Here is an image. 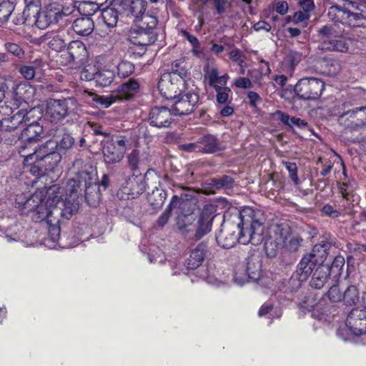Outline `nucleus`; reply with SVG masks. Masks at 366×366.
Instances as JSON below:
<instances>
[{
    "label": "nucleus",
    "mask_w": 366,
    "mask_h": 366,
    "mask_svg": "<svg viewBox=\"0 0 366 366\" xmlns=\"http://www.w3.org/2000/svg\"><path fill=\"white\" fill-rule=\"evenodd\" d=\"M265 217L260 209L244 207L229 209L223 215V222L216 234L219 246L224 249L233 247L237 242L253 245L261 244L264 239Z\"/></svg>",
    "instance_id": "f257e3e1"
},
{
    "label": "nucleus",
    "mask_w": 366,
    "mask_h": 366,
    "mask_svg": "<svg viewBox=\"0 0 366 366\" xmlns=\"http://www.w3.org/2000/svg\"><path fill=\"white\" fill-rule=\"evenodd\" d=\"M57 144L53 139H49L29 154H21L24 157L23 167L36 179L44 176L48 172H53L61 160V154L56 151Z\"/></svg>",
    "instance_id": "f03ea898"
},
{
    "label": "nucleus",
    "mask_w": 366,
    "mask_h": 366,
    "mask_svg": "<svg viewBox=\"0 0 366 366\" xmlns=\"http://www.w3.org/2000/svg\"><path fill=\"white\" fill-rule=\"evenodd\" d=\"M331 6L327 16L334 22L352 27L366 26V7L365 5L348 0H328Z\"/></svg>",
    "instance_id": "7ed1b4c3"
},
{
    "label": "nucleus",
    "mask_w": 366,
    "mask_h": 366,
    "mask_svg": "<svg viewBox=\"0 0 366 366\" xmlns=\"http://www.w3.org/2000/svg\"><path fill=\"white\" fill-rule=\"evenodd\" d=\"M345 129L356 131L366 125V106L355 107L352 100L337 101L329 110Z\"/></svg>",
    "instance_id": "20e7f679"
},
{
    "label": "nucleus",
    "mask_w": 366,
    "mask_h": 366,
    "mask_svg": "<svg viewBox=\"0 0 366 366\" xmlns=\"http://www.w3.org/2000/svg\"><path fill=\"white\" fill-rule=\"evenodd\" d=\"M216 216L217 206L207 204L203 207L197 224H192V216L184 215L178 219L177 226L184 234L194 232V237L199 240L212 230V223Z\"/></svg>",
    "instance_id": "39448f33"
},
{
    "label": "nucleus",
    "mask_w": 366,
    "mask_h": 366,
    "mask_svg": "<svg viewBox=\"0 0 366 366\" xmlns=\"http://www.w3.org/2000/svg\"><path fill=\"white\" fill-rule=\"evenodd\" d=\"M71 13L69 7L65 8L59 3L52 2L46 5L42 11L40 8L32 11L36 17V25L39 29H46L51 24H56Z\"/></svg>",
    "instance_id": "423d86ee"
},
{
    "label": "nucleus",
    "mask_w": 366,
    "mask_h": 366,
    "mask_svg": "<svg viewBox=\"0 0 366 366\" xmlns=\"http://www.w3.org/2000/svg\"><path fill=\"white\" fill-rule=\"evenodd\" d=\"M320 43L318 48L322 51L347 52L349 46L346 39L336 30L335 26L325 25L318 30Z\"/></svg>",
    "instance_id": "0eeeda50"
},
{
    "label": "nucleus",
    "mask_w": 366,
    "mask_h": 366,
    "mask_svg": "<svg viewBox=\"0 0 366 366\" xmlns=\"http://www.w3.org/2000/svg\"><path fill=\"white\" fill-rule=\"evenodd\" d=\"M128 139L123 135H112L102 142V154L107 166L118 164L124 159L127 149Z\"/></svg>",
    "instance_id": "6e6552de"
},
{
    "label": "nucleus",
    "mask_w": 366,
    "mask_h": 366,
    "mask_svg": "<svg viewBox=\"0 0 366 366\" xmlns=\"http://www.w3.org/2000/svg\"><path fill=\"white\" fill-rule=\"evenodd\" d=\"M158 24L156 16H146L139 20V24L132 32V41L134 44L148 46L154 44L157 39L155 31Z\"/></svg>",
    "instance_id": "1a4fd4ad"
},
{
    "label": "nucleus",
    "mask_w": 366,
    "mask_h": 366,
    "mask_svg": "<svg viewBox=\"0 0 366 366\" xmlns=\"http://www.w3.org/2000/svg\"><path fill=\"white\" fill-rule=\"evenodd\" d=\"M325 82L318 78H302L294 86V92L298 99L304 101L317 100L325 90Z\"/></svg>",
    "instance_id": "9d476101"
},
{
    "label": "nucleus",
    "mask_w": 366,
    "mask_h": 366,
    "mask_svg": "<svg viewBox=\"0 0 366 366\" xmlns=\"http://www.w3.org/2000/svg\"><path fill=\"white\" fill-rule=\"evenodd\" d=\"M186 81L182 80L181 77L175 74H167L164 73L161 75L157 87L164 98L176 99L178 96H181L186 88Z\"/></svg>",
    "instance_id": "9b49d317"
},
{
    "label": "nucleus",
    "mask_w": 366,
    "mask_h": 366,
    "mask_svg": "<svg viewBox=\"0 0 366 366\" xmlns=\"http://www.w3.org/2000/svg\"><path fill=\"white\" fill-rule=\"evenodd\" d=\"M55 190L49 188L47 192L48 203L51 204V214L53 217L69 219L73 214L78 210V204L71 201L64 200L57 194H54Z\"/></svg>",
    "instance_id": "f8f14e48"
},
{
    "label": "nucleus",
    "mask_w": 366,
    "mask_h": 366,
    "mask_svg": "<svg viewBox=\"0 0 366 366\" xmlns=\"http://www.w3.org/2000/svg\"><path fill=\"white\" fill-rule=\"evenodd\" d=\"M345 324L355 336L366 334V291L362 294L361 308H353L348 314Z\"/></svg>",
    "instance_id": "ddd939ff"
},
{
    "label": "nucleus",
    "mask_w": 366,
    "mask_h": 366,
    "mask_svg": "<svg viewBox=\"0 0 366 366\" xmlns=\"http://www.w3.org/2000/svg\"><path fill=\"white\" fill-rule=\"evenodd\" d=\"M84 161L81 159H75L72 163L71 170L74 173V177L69 179L68 187H71V193L76 192L77 190L86 188L93 184L92 174L86 170L82 169Z\"/></svg>",
    "instance_id": "4468645a"
},
{
    "label": "nucleus",
    "mask_w": 366,
    "mask_h": 366,
    "mask_svg": "<svg viewBox=\"0 0 366 366\" xmlns=\"http://www.w3.org/2000/svg\"><path fill=\"white\" fill-rule=\"evenodd\" d=\"M317 267H319L317 263L307 254L305 255L297 265L296 273L292 274L289 280V284L292 287L291 291L300 288L302 282L307 280Z\"/></svg>",
    "instance_id": "2eb2a0df"
},
{
    "label": "nucleus",
    "mask_w": 366,
    "mask_h": 366,
    "mask_svg": "<svg viewBox=\"0 0 366 366\" xmlns=\"http://www.w3.org/2000/svg\"><path fill=\"white\" fill-rule=\"evenodd\" d=\"M71 99H49L46 102L45 117L51 123H58L69 114Z\"/></svg>",
    "instance_id": "dca6fc26"
},
{
    "label": "nucleus",
    "mask_w": 366,
    "mask_h": 366,
    "mask_svg": "<svg viewBox=\"0 0 366 366\" xmlns=\"http://www.w3.org/2000/svg\"><path fill=\"white\" fill-rule=\"evenodd\" d=\"M146 190V183L142 177L133 174L122 184L117 192L122 199H133L137 198Z\"/></svg>",
    "instance_id": "f3484780"
},
{
    "label": "nucleus",
    "mask_w": 366,
    "mask_h": 366,
    "mask_svg": "<svg viewBox=\"0 0 366 366\" xmlns=\"http://www.w3.org/2000/svg\"><path fill=\"white\" fill-rule=\"evenodd\" d=\"M172 109L167 107H154L149 113L148 122L150 126L158 129L169 128L174 122Z\"/></svg>",
    "instance_id": "a211bd4d"
},
{
    "label": "nucleus",
    "mask_w": 366,
    "mask_h": 366,
    "mask_svg": "<svg viewBox=\"0 0 366 366\" xmlns=\"http://www.w3.org/2000/svg\"><path fill=\"white\" fill-rule=\"evenodd\" d=\"M38 119L24 122L26 127L23 129L19 137L21 139L19 153L21 154H24V151L27 148L28 144L36 142L41 137L43 127L38 123ZM29 120H31V118Z\"/></svg>",
    "instance_id": "6ab92c4d"
},
{
    "label": "nucleus",
    "mask_w": 366,
    "mask_h": 366,
    "mask_svg": "<svg viewBox=\"0 0 366 366\" xmlns=\"http://www.w3.org/2000/svg\"><path fill=\"white\" fill-rule=\"evenodd\" d=\"M199 94L195 92H187L178 96L172 105V112L175 116H184L191 114L199 102Z\"/></svg>",
    "instance_id": "aec40b11"
},
{
    "label": "nucleus",
    "mask_w": 366,
    "mask_h": 366,
    "mask_svg": "<svg viewBox=\"0 0 366 366\" xmlns=\"http://www.w3.org/2000/svg\"><path fill=\"white\" fill-rule=\"evenodd\" d=\"M36 111L35 108L27 109H21L11 116L4 117L0 120V132H14L19 125L29 122L30 117Z\"/></svg>",
    "instance_id": "412c9836"
},
{
    "label": "nucleus",
    "mask_w": 366,
    "mask_h": 366,
    "mask_svg": "<svg viewBox=\"0 0 366 366\" xmlns=\"http://www.w3.org/2000/svg\"><path fill=\"white\" fill-rule=\"evenodd\" d=\"M140 84L137 79L130 78L120 84L116 91L119 102L129 101L133 99L139 92Z\"/></svg>",
    "instance_id": "4be33fe9"
},
{
    "label": "nucleus",
    "mask_w": 366,
    "mask_h": 366,
    "mask_svg": "<svg viewBox=\"0 0 366 366\" xmlns=\"http://www.w3.org/2000/svg\"><path fill=\"white\" fill-rule=\"evenodd\" d=\"M208 253V244L204 242L199 243L196 247L191 250L189 257L185 260V265L188 269H196L202 265Z\"/></svg>",
    "instance_id": "5701e85b"
},
{
    "label": "nucleus",
    "mask_w": 366,
    "mask_h": 366,
    "mask_svg": "<svg viewBox=\"0 0 366 366\" xmlns=\"http://www.w3.org/2000/svg\"><path fill=\"white\" fill-rule=\"evenodd\" d=\"M197 143L199 144V152L204 154H214L225 149L218 138L210 134L199 137Z\"/></svg>",
    "instance_id": "b1692460"
},
{
    "label": "nucleus",
    "mask_w": 366,
    "mask_h": 366,
    "mask_svg": "<svg viewBox=\"0 0 366 366\" xmlns=\"http://www.w3.org/2000/svg\"><path fill=\"white\" fill-rule=\"evenodd\" d=\"M66 49L74 64H82L88 57V51L85 44L79 40L70 41Z\"/></svg>",
    "instance_id": "393cba45"
},
{
    "label": "nucleus",
    "mask_w": 366,
    "mask_h": 366,
    "mask_svg": "<svg viewBox=\"0 0 366 366\" xmlns=\"http://www.w3.org/2000/svg\"><path fill=\"white\" fill-rule=\"evenodd\" d=\"M331 247V242L322 240L320 242L315 244L311 252L307 255L317 263L319 266L324 265L323 263L327 259L328 251Z\"/></svg>",
    "instance_id": "a878e982"
},
{
    "label": "nucleus",
    "mask_w": 366,
    "mask_h": 366,
    "mask_svg": "<svg viewBox=\"0 0 366 366\" xmlns=\"http://www.w3.org/2000/svg\"><path fill=\"white\" fill-rule=\"evenodd\" d=\"M43 200L41 199V204L36 205V207L31 211V219L34 222L47 224L49 219L53 217L51 212V204L48 203V198L46 199L45 204L42 203Z\"/></svg>",
    "instance_id": "bb28decb"
},
{
    "label": "nucleus",
    "mask_w": 366,
    "mask_h": 366,
    "mask_svg": "<svg viewBox=\"0 0 366 366\" xmlns=\"http://www.w3.org/2000/svg\"><path fill=\"white\" fill-rule=\"evenodd\" d=\"M262 266V261L259 257L252 255L247 259L246 272L248 278L252 282H259L261 280Z\"/></svg>",
    "instance_id": "cd10ccee"
},
{
    "label": "nucleus",
    "mask_w": 366,
    "mask_h": 366,
    "mask_svg": "<svg viewBox=\"0 0 366 366\" xmlns=\"http://www.w3.org/2000/svg\"><path fill=\"white\" fill-rule=\"evenodd\" d=\"M126 6H130L129 17H134L135 26L139 24V20L146 16H152L146 12L147 8V1L146 0H131L130 4H126Z\"/></svg>",
    "instance_id": "c85d7f7f"
},
{
    "label": "nucleus",
    "mask_w": 366,
    "mask_h": 366,
    "mask_svg": "<svg viewBox=\"0 0 366 366\" xmlns=\"http://www.w3.org/2000/svg\"><path fill=\"white\" fill-rule=\"evenodd\" d=\"M94 23L91 17L82 16L75 19L72 24L73 31L81 36H89L94 31Z\"/></svg>",
    "instance_id": "c756f323"
},
{
    "label": "nucleus",
    "mask_w": 366,
    "mask_h": 366,
    "mask_svg": "<svg viewBox=\"0 0 366 366\" xmlns=\"http://www.w3.org/2000/svg\"><path fill=\"white\" fill-rule=\"evenodd\" d=\"M330 273L327 265H320L313 272L310 286L315 289H321L327 282Z\"/></svg>",
    "instance_id": "7c9ffc66"
},
{
    "label": "nucleus",
    "mask_w": 366,
    "mask_h": 366,
    "mask_svg": "<svg viewBox=\"0 0 366 366\" xmlns=\"http://www.w3.org/2000/svg\"><path fill=\"white\" fill-rule=\"evenodd\" d=\"M274 115L277 117V119L285 126L292 128L294 126L300 129H305L308 127V123L299 117H291L288 114L281 111L277 110Z\"/></svg>",
    "instance_id": "2f4dec72"
},
{
    "label": "nucleus",
    "mask_w": 366,
    "mask_h": 366,
    "mask_svg": "<svg viewBox=\"0 0 366 366\" xmlns=\"http://www.w3.org/2000/svg\"><path fill=\"white\" fill-rule=\"evenodd\" d=\"M64 31L48 32L45 34V39L48 41L49 47L56 51H61L66 47Z\"/></svg>",
    "instance_id": "473e14b6"
},
{
    "label": "nucleus",
    "mask_w": 366,
    "mask_h": 366,
    "mask_svg": "<svg viewBox=\"0 0 366 366\" xmlns=\"http://www.w3.org/2000/svg\"><path fill=\"white\" fill-rule=\"evenodd\" d=\"M280 227V226H278V230L280 231V239L284 246L290 252L297 251L302 239L297 237H292L289 239L287 235L290 234V228L289 227L286 228Z\"/></svg>",
    "instance_id": "72a5a7b5"
},
{
    "label": "nucleus",
    "mask_w": 366,
    "mask_h": 366,
    "mask_svg": "<svg viewBox=\"0 0 366 366\" xmlns=\"http://www.w3.org/2000/svg\"><path fill=\"white\" fill-rule=\"evenodd\" d=\"M119 14L116 8L112 5L103 9L101 11V19L104 24L109 28H114L117 26Z\"/></svg>",
    "instance_id": "f704fd0d"
},
{
    "label": "nucleus",
    "mask_w": 366,
    "mask_h": 366,
    "mask_svg": "<svg viewBox=\"0 0 366 366\" xmlns=\"http://www.w3.org/2000/svg\"><path fill=\"white\" fill-rule=\"evenodd\" d=\"M167 74H173L179 76L182 80L187 81L189 79L190 72L186 66L184 59H177L172 63L171 71Z\"/></svg>",
    "instance_id": "c9c22d12"
},
{
    "label": "nucleus",
    "mask_w": 366,
    "mask_h": 366,
    "mask_svg": "<svg viewBox=\"0 0 366 366\" xmlns=\"http://www.w3.org/2000/svg\"><path fill=\"white\" fill-rule=\"evenodd\" d=\"M84 197L86 203L91 207H97L101 199V193L96 184L87 186L84 189Z\"/></svg>",
    "instance_id": "e433bc0d"
},
{
    "label": "nucleus",
    "mask_w": 366,
    "mask_h": 366,
    "mask_svg": "<svg viewBox=\"0 0 366 366\" xmlns=\"http://www.w3.org/2000/svg\"><path fill=\"white\" fill-rule=\"evenodd\" d=\"M115 77L114 72L108 69H99L96 73V84L102 87L109 86Z\"/></svg>",
    "instance_id": "4c0bfd02"
},
{
    "label": "nucleus",
    "mask_w": 366,
    "mask_h": 366,
    "mask_svg": "<svg viewBox=\"0 0 366 366\" xmlns=\"http://www.w3.org/2000/svg\"><path fill=\"white\" fill-rule=\"evenodd\" d=\"M216 92V102L218 105L230 104L232 100V92L228 86H217L213 88Z\"/></svg>",
    "instance_id": "58836bf2"
},
{
    "label": "nucleus",
    "mask_w": 366,
    "mask_h": 366,
    "mask_svg": "<svg viewBox=\"0 0 366 366\" xmlns=\"http://www.w3.org/2000/svg\"><path fill=\"white\" fill-rule=\"evenodd\" d=\"M301 60L302 54L300 52L290 51L284 59L283 66L292 74Z\"/></svg>",
    "instance_id": "ea45409f"
},
{
    "label": "nucleus",
    "mask_w": 366,
    "mask_h": 366,
    "mask_svg": "<svg viewBox=\"0 0 366 366\" xmlns=\"http://www.w3.org/2000/svg\"><path fill=\"white\" fill-rule=\"evenodd\" d=\"M234 183V179L227 175H223L220 177H213L210 179L209 186L216 189H231Z\"/></svg>",
    "instance_id": "a19ab883"
},
{
    "label": "nucleus",
    "mask_w": 366,
    "mask_h": 366,
    "mask_svg": "<svg viewBox=\"0 0 366 366\" xmlns=\"http://www.w3.org/2000/svg\"><path fill=\"white\" fill-rule=\"evenodd\" d=\"M60 219L51 217L49 219V222L46 224L48 227V233L52 242H56L59 240L61 229H60Z\"/></svg>",
    "instance_id": "79ce46f5"
},
{
    "label": "nucleus",
    "mask_w": 366,
    "mask_h": 366,
    "mask_svg": "<svg viewBox=\"0 0 366 366\" xmlns=\"http://www.w3.org/2000/svg\"><path fill=\"white\" fill-rule=\"evenodd\" d=\"M359 290L355 285H350L343 293L342 300L347 305H354L359 300Z\"/></svg>",
    "instance_id": "37998d69"
},
{
    "label": "nucleus",
    "mask_w": 366,
    "mask_h": 366,
    "mask_svg": "<svg viewBox=\"0 0 366 366\" xmlns=\"http://www.w3.org/2000/svg\"><path fill=\"white\" fill-rule=\"evenodd\" d=\"M92 101L96 103L97 105L102 108H108L112 104L119 102L118 97L116 95L114 91L109 96H101L95 94L92 98Z\"/></svg>",
    "instance_id": "c03bdc74"
},
{
    "label": "nucleus",
    "mask_w": 366,
    "mask_h": 366,
    "mask_svg": "<svg viewBox=\"0 0 366 366\" xmlns=\"http://www.w3.org/2000/svg\"><path fill=\"white\" fill-rule=\"evenodd\" d=\"M52 139L57 144L56 151L60 154L61 152L65 153L68 149L72 147L74 143V138L69 134H64L59 141L54 139Z\"/></svg>",
    "instance_id": "a18cd8bd"
},
{
    "label": "nucleus",
    "mask_w": 366,
    "mask_h": 366,
    "mask_svg": "<svg viewBox=\"0 0 366 366\" xmlns=\"http://www.w3.org/2000/svg\"><path fill=\"white\" fill-rule=\"evenodd\" d=\"M117 75L120 78L129 76L134 71V65L129 61H122L117 66Z\"/></svg>",
    "instance_id": "49530a36"
},
{
    "label": "nucleus",
    "mask_w": 366,
    "mask_h": 366,
    "mask_svg": "<svg viewBox=\"0 0 366 366\" xmlns=\"http://www.w3.org/2000/svg\"><path fill=\"white\" fill-rule=\"evenodd\" d=\"M14 7V4L11 1H4L0 3V25L8 21Z\"/></svg>",
    "instance_id": "de8ad7c7"
},
{
    "label": "nucleus",
    "mask_w": 366,
    "mask_h": 366,
    "mask_svg": "<svg viewBox=\"0 0 366 366\" xmlns=\"http://www.w3.org/2000/svg\"><path fill=\"white\" fill-rule=\"evenodd\" d=\"M166 199V192L162 189H157L152 192L149 197L151 205L154 207H160Z\"/></svg>",
    "instance_id": "09e8293b"
},
{
    "label": "nucleus",
    "mask_w": 366,
    "mask_h": 366,
    "mask_svg": "<svg viewBox=\"0 0 366 366\" xmlns=\"http://www.w3.org/2000/svg\"><path fill=\"white\" fill-rule=\"evenodd\" d=\"M99 9L98 4L91 1H83L79 5V10L83 11L84 16L90 17Z\"/></svg>",
    "instance_id": "8fccbe9b"
},
{
    "label": "nucleus",
    "mask_w": 366,
    "mask_h": 366,
    "mask_svg": "<svg viewBox=\"0 0 366 366\" xmlns=\"http://www.w3.org/2000/svg\"><path fill=\"white\" fill-rule=\"evenodd\" d=\"M54 60L59 66H70L74 64L67 49L65 48L57 51V54L54 56Z\"/></svg>",
    "instance_id": "3c124183"
},
{
    "label": "nucleus",
    "mask_w": 366,
    "mask_h": 366,
    "mask_svg": "<svg viewBox=\"0 0 366 366\" xmlns=\"http://www.w3.org/2000/svg\"><path fill=\"white\" fill-rule=\"evenodd\" d=\"M178 200L177 195H174L169 205L167 207L164 212L159 217L157 224L160 227H164L169 221L171 216V212L173 204Z\"/></svg>",
    "instance_id": "603ef678"
},
{
    "label": "nucleus",
    "mask_w": 366,
    "mask_h": 366,
    "mask_svg": "<svg viewBox=\"0 0 366 366\" xmlns=\"http://www.w3.org/2000/svg\"><path fill=\"white\" fill-rule=\"evenodd\" d=\"M131 0H114L112 6L116 8L118 14L122 17H129L130 6H126V4H130Z\"/></svg>",
    "instance_id": "864d4df0"
},
{
    "label": "nucleus",
    "mask_w": 366,
    "mask_h": 366,
    "mask_svg": "<svg viewBox=\"0 0 366 366\" xmlns=\"http://www.w3.org/2000/svg\"><path fill=\"white\" fill-rule=\"evenodd\" d=\"M128 165L133 172L139 169V152L137 149H133L127 156Z\"/></svg>",
    "instance_id": "5fc2aeb1"
},
{
    "label": "nucleus",
    "mask_w": 366,
    "mask_h": 366,
    "mask_svg": "<svg viewBox=\"0 0 366 366\" xmlns=\"http://www.w3.org/2000/svg\"><path fill=\"white\" fill-rule=\"evenodd\" d=\"M322 215L326 216L332 219H336L340 217V210L336 209L334 206L330 204H325L320 209Z\"/></svg>",
    "instance_id": "6e6d98bb"
},
{
    "label": "nucleus",
    "mask_w": 366,
    "mask_h": 366,
    "mask_svg": "<svg viewBox=\"0 0 366 366\" xmlns=\"http://www.w3.org/2000/svg\"><path fill=\"white\" fill-rule=\"evenodd\" d=\"M97 68L95 66L88 65L81 71V79L84 81H94L96 82V73Z\"/></svg>",
    "instance_id": "4d7b16f0"
},
{
    "label": "nucleus",
    "mask_w": 366,
    "mask_h": 366,
    "mask_svg": "<svg viewBox=\"0 0 366 366\" xmlns=\"http://www.w3.org/2000/svg\"><path fill=\"white\" fill-rule=\"evenodd\" d=\"M229 59L237 63V64L243 68L245 64V54L240 49L235 48L229 52Z\"/></svg>",
    "instance_id": "13d9d810"
},
{
    "label": "nucleus",
    "mask_w": 366,
    "mask_h": 366,
    "mask_svg": "<svg viewBox=\"0 0 366 366\" xmlns=\"http://www.w3.org/2000/svg\"><path fill=\"white\" fill-rule=\"evenodd\" d=\"M24 1L26 6L23 11V16L25 20H26L31 16L30 11L31 9L37 11V9L40 8L41 0H24Z\"/></svg>",
    "instance_id": "bf43d9fd"
},
{
    "label": "nucleus",
    "mask_w": 366,
    "mask_h": 366,
    "mask_svg": "<svg viewBox=\"0 0 366 366\" xmlns=\"http://www.w3.org/2000/svg\"><path fill=\"white\" fill-rule=\"evenodd\" d=\"M27 93L31 95L34 94V88L29 83H21L16 86V94L21 95L22 97H20L21 98L24 99H29L30 97L29 94L24 95V94H26Z\"/></svg>",
    "instance_id": "052dcab7"
},
{
    "label": "nucleus",
    "mask_w": 366,
    "mask_h": 366,
    "mask_svg": "<svg viewBox=\"0 0 366 366\" xmlns=\"http://www.w3.org/2000/svg\"><path fill=\"white\" fill-rule=\"evenodd\" d=\"M343 293L338 285H332L327 292V297L332 302H337L342 300Z\"/></svg>",
    "instance_id": "680f3d73"
},
{
    "label": "nucleus",
    "mask_w": 366,
    "mask_h": 366,
    "mask_svg": "<svg viewBox=\"0 0 366 366\" xmlns=\"http://www.w3.org/2000/svg\"><path fill=\"white\" fill-rule=\"evenodd\" d=\"M344 265V257L342 256L335 257L331 264L330 267H329V272H336L337 274H340Z\"/></svg>",
    "instance_id": "e2e57ef3"
},
{
    "label": "nucleus",
    "mask_w": 366,
    "mask_h": 366,
    "mask_svg": "<svg viewBox=\"0 0 366 366\" xmlns=\"http://www.w3.org/2000/svg\"><path fill=\"white\" fill-rule=\"evenodd\" d=\"M284 164L289 172L290 179L293 181L295 184H298L300 182L297 175V167L294 162H285Z\"/></svg>",
    "instance_id": "0e129e2a"
},
{
    "label": "nucleus",
    "mask_w": 366,
    "mask_h": 366,
    "mask_svg": "<svg viewBox=\"0 0 366 366\" xmlns=\"http://www.w3.org/2000/svg\"><path fill=\"white\" fill-rule=\"evenodd\" d=\"M4 47L9 53L12 54L13 55L17 57H21L24 54V50L21 49V47L19 44L15 43L6 42L4 44Z\"/></svg>",
    "instance_id": "69168bd1"
},
{
    "label": "nucleus",
    "mask_w": 366,
    "mask_h": 366,
    "mask_svg": "<svg viewBox=\"0 0 366 366\" xmlns=\"http://www.w3.org/2000/svg\"><path fill=\"white\" fill-rule=\"evenodd\" d=\"M20 74L27 80L32 79L35 76V69L33 66L24 65L19 69Z\"/></svg>",
    "instance_id": "338daca9"
},
{
    "label": "nucleus",
    "mask_w": 366,
    "mask_h": 366,
    "mask_svg": "<svg viewBox=\"0 0 366 366\" xmlns=\"http://www.w3.org/2000/svg\"><path fill=\"white\" fill-rule=\"evenodd\" d=\"M247 97L248 99V104L252 108H257V103L262 101L259 94L253 91H249L247 94Z\"/></svg>",
    "instance_id": "774afa93"
}]
</instances>
